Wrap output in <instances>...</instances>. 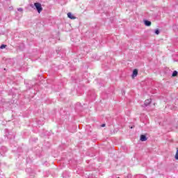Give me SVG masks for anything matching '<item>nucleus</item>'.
<instances>
[{"label":"nucleus","instance_id":"7","mask_svg":"<svg viewBox=\"0 0 178 178\" xmlns=\"http://www.w3.org/2000/svg\"><path fill=\"white\" fill-rule=\"evenodd\" d=\"M140 141H147L148 140V138H147V136L145 135H140Z\"/></svg>","mask_w":178,"mask_h":178},{"label":"nucleus","instance_id":"12","mask_svg":"<svg viewBox=\"0 0 178 178\" xmlns=\"http://www.w3.org/2000/svg\"><path fill=\"white\" fill-rule=\"evenodd\" d=\"M175 159L178 161V148L177 149V152L175 154Z\"/></svg>","mask_w":178,"mask_h":178},{"label":"nucleus","instance_id":"14","mask_svg":"<svg viewBox=\"0 0 178 178\" xmlns=\"http://www.w3.org/2000/svg\"><path fill=\"white\" fill-rule=\"evenodd\" d=\"M106 124H102V127H105Z\"/></svg>","mask_w":178,"mask_h":178},{"label":"nucleus","instance_id":"9","mask_svg":"<svg viewBox=\"0 0 178 178\" xmlns=\"http://www.w3.org/2000/svg\"><path fill=\"white\" fill-rule=\"evenodd\" d=\"M177 74H178V72L177 71H174L172 72V77H176V76H177Z\"/></svg>","mask_w":178,"mask_h":178},{"label":"nucleus","instance_id":"6","mask_svg":"<svg viewBox=\"0 0 178 178\" xmlns=\"http://www.w3.org/2000/svg\"><path fill=\"white\" fill-rule=\"evenodd\" d=\"M67 17L69 19H71V20H74V19H76V17H74V15L72 14V13H67Z\"/></svg>","mask_w":178,"mask_h":178},{"label":"nucleus","instance_id":"16","mask_svg":"<svg viewBox=\"0 0 178 178\" xmlns=\"http://www.w3.org/2000/svg\"><path fill=\"white\" fill-rule=\"evenodd\" d=\"M130 129H134V126L130 127Z\"/></svg>","mask_w":178,"mask_h":178},{"label":"nucleus","instance_id":"8","mask_svg":"<svg viewBox=\"0 0 178 178\" xmlns=\"http://www.w3.org/2000/svg\"><path fill=\"white\" fill-rule=\"evenodd\" d=\"M172 29H173V31H178L177 24H174L172 25Z\"/></svg>","mask_w":178,"mask_h":178},{"label":"nucleus","instance_id":"15","mask_svg":"<svg viewBox=\"0 0 178 178\" xmlns=\"http://www.w3.org/2000/svg\"><path fill=\"white\" fill-rule=\"evenodd\" d=\"M63 177L66 178V177L65 176V173H63Z\"/></svg>","mask_w":178,"mask_h":178},{"label":"nucleus","instance_id":"11","mask_svg":"<svg viewBox=\"0 0 178 178\" xmlns=\"http://www.w3.org/2000/svg\"><path fill=\"white\" fill-rule=\"evenodd\" d=\"M5 48H6V44H1V45L0 46V49H5Z\"/></svg>","mask_w":178,"mask_h":178},{"label":"nucleus","instance_id":"2","mask_svg":"<svg viewBox=\"0 0 178 178\" xmlns=\"http://www.w3.org/2000/svg\"><path fill=\"white\" fill-rule=\"evenodd\" d=\"M151 102H152L151 99H146L143 105H142L143 108H147V106H149V104H151Z\"/></svg>","mask_w":178,"mask_h":178},{"label":"nucleus","instance_id":"1","mask_svg":"<svg viewBox=\"0 0 178 178\" xmlns=\"http://www.w3.org/2000/svg\"><path fill=\"white\" fill-rule=\"evenodd\" d=\"M31 6L33 9H36L38 13L42 12V6H41V3H34V6L33 4H31Z\"/></svg>","mask_w":178,"mask_h":178},{"label":"nucleus","instance_id":"4","mask_svg":"<svg viewBox=\"0 0 178 178\" xmlns=\"http://www.w3.org/2000/svg\"><path fill=\"white\" fill-rule=\"evenodd\" d=\"M143 23H144L145 26H147V27H149V26H151V24H152L151 21H149L148 19H144Z\"/></svg>","mask_w":178,"mask_h":178},{"label":"nucleus","instance_id":"10","mask_svg":"<svg viewBox=\"0 0 178 178\" xmlns=\"http://www.w3.org/2000/svg\"><path fill=\"white\" fill-rule=\"evenodd\" d=\"M154 33L156 34V35H159V34L161 33V31H159V29H156L154 31Z\"/></svg>","mask_w":178,"mask_h":178},{"label":"nucleus","instance_id":"3","mask_svg":"<svg viewBox=\"0 0 178 178\" xmlns=\"http://www.w3.org/2000/svg\"><path fill=\"white\" fill-rule=\"evenodd\" d=\"M8 152V148H6V147L3 146L0 148V155H3V154H5V152Z\"/></svg>","mask_w":178,"mask_h":178},{"label":"nucleus","instance_id":"5","mask_svg":"<svg viewBox=\"0 0 178 178\" xmlns=\"http://www.w3.org/2000/svg\"><path fill=\"white\" fill-rule=\"evenodd\" d=\"M137 74H138V70L137 69L134 70L131 75L132 77H137Z\"/></svg>","mask_w":178,"mask_h":178},{"label":"nucleus","instance_id":"13","mask_svg":"<svg viewBox=\"0 0 178 178\" xmlns=\"http://www.w3.org/2000/svg\"><path fill=\"white\" fill-rule=\"evenodd\" d=\"M18 12H23V9L22 8H17Z\"/></svg>","mask_w":178,"mask_h":178}]
</instances>
